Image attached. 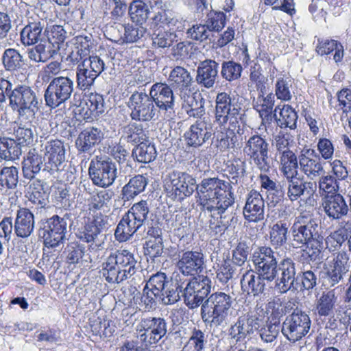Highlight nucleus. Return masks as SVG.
<instances>
[{
    "mask_svg": "<svg viewBox=\"0 0 351 351\" xmlns=\"http://www.w3.org/2000/svg\"><path fill=\"white\" fill-rule=\"evenodd\" d=\"M113 196V192L110 190H102L91 197V202L89 204L90 210H97L101 209L105 204H107Z\"/></svg>",
    "mask_w": 351,
    "mask_h": 351,
    "instance_id": "nucleus-59",
    "label": "nucleus"
},
{
    "mask_svg": "<svg viewBox=\"0 0 351 351\" xmlns=\"http://www.w3.org/2000/svg\"><path fill=\"white\" fill-rule=\"evenodd\" d=\"M56 50L51 49L49 40L39 42L36 46L28 50L29 58L35 62H46L56 53Z\"/></svg>",
    "mask_w": 351,
    "mask_h": 351,
    "instance_id": "nucleus-44",
    "label": "nucleus"
},
{
    "mask_svg": "<svg viewBox=\"0 0 351 351\" xmlns=\"http://www.w3.org/2000/svg\"><path fill=\"white\" fill-rule=\"evenodd\" d=\"M10 106L21 119H34L39 108L40 99L29 86H18L9 95Z\"/></svg>",
    "mask_w": 351,
    "mask_h": 351,
    "instance_id": "nucleus-4",
    "label": "nucleus"
},
{
    "mask_svg": "<svg viewBox=\"0 0 351 351\" xmlns=\"http://www.w3.org/2000/svg\"><path fill=\"white\" fill-rule=\"evenodd\" d=\"M46 156L48 161L46 162L45 170L53 173L59 170V167L65 160V146L60 140H52L45 146Z\"/></svg>",
    "mask_w": 351,
    "mask_h": 351,
    "instance_id": "nucleus-26",
    "label": "nucleus"
},
{
    "mask_svg": "<svg viewBox=\"0 0 351 351\" xmlns=\"http://www.w3.org/2000/svg\"><path fill=\"white\" fill-rule=\"evenodd\" d=\"M231 184L218 178H204L197 185L199 204L209 212L228 208L234 202Z\"/></svg>",
    "mask_w": 351,
    "mask_h": 351,
    "instance_id": "nucleus-1",
    "label": "nucleus"
},
{
    "mask_svg": "<svg viewBox=\"0 0 351 351\" xmlns=\"http://www.w3.org/2000/svg\"><path fill=\"white\" fill-rule=\"evenodd\" d=\"M265 277L250 269L247 271L241 279V289L254 296L263 293L265 288Z\"/></svg>",
    "mask_w": 351,
    "mask_h": 351,
    "instance_id": "nucleus-37",
    "label": "nucleus"
},
{
    "mask_svg": "<svg viewBox=\"0 0 351 351\" xmlns=\"http://www.w3.org/2000/svg\"><path fill=\"white\" fill-rule=\"evenodd\" d=\"M176 37V35L169 31L156 30L152 34V43L159 48L171 47Z\"/></svg>",
    "mask_w": 351,
    "mask_h": 351,
    "instance_id": "nucleus-55",
    "label": "nucleus"
},
{
    "mask_svg": "<svg viewBox=\"0 0 351 351\" xmlns=\"http://www.w3.org/2000/svg\"><path fill=\"white\" fill-rule=\"evenodd\" d=\"M167 279V276L165 273L158 272L152 275L148 282L146 283V286L149 288L154 290L156 292L161 293V291L170 283Z\"/></svg>",
    "mask_w": 351,
    "mask_h": 351,
    "instance_id": "nucleus-62",
    "label": "nucleus"
},
{
    "mask_svg": "<svg viewBox=\"0 0 351 351\" xmlns=\"http://www.w3.org/2000/svg\"><path fill=\"white\" fill-rule=\"evenodd\" d=\"M23 62V56L15 49L5 50L2 56V62L6 71H14L19 69Z\"/></svg>",
    "mask_w": 351,
    "mask_h": 351,
    "instance_id": "nucleus-52",
    "label": "nucleus"
},
{
    "mask_svg": "<svg viewBox=\"0 0 351 351\" xmlns=\"http://www.w3.org/2000/svg\"><path fill=\"white\" fill-rule=\"evenodd\" d=\"M274 117L277 125L281 128H289L294 130L297 127L298 114L289 105L278 106L274 110Z\"/></svg>",
    "mask_w": 351,
    "mask_h": 351,
    "instance_id": "nucleus-40",
    "label": "nucleus"
},
{
    "mask_svg": "<svg viewBox=\"0 0 351 351\" xmlns=\"http://www.w3.org/2000/svg\"><path fill=\"white\" fill-rule=\"evenodd\" d=\"M215 103V121L220 126L225 127L228 124V129L234 130L239 123L240 108L233 103L230 95L225 92L217 95Z\"/></svg>",
    "mask_w": 351,
    "mask_h": 351,
    "instance_id": "nucleus-11",
    "label": "nucleus"
},
{
    "mask_svg": "<svg viewBox=\"0 0 351 351\" xmlns=\"http://www.w3.org/2000/svg\"><path fill=\"white\" fill-rule=\"evenodd\" d=\"M102 137L100 130L96 128H86L79 134L75 142L76 147L80 152H89L101 141Z\"/></svg>",
    "mask_w": 351,
    "mask_h": 351,
    "instance_id": "nucleus-38",
    "label": "nucleus"
},
{
    "mask_svg": "<svg viewBox=\"0 0 351 351\" xmlns=\"http://www.w3.org/2000/svg\"><path fill=\"white\" fill-rule=\"evenodd\" d=\"M322 206L327 216L332 219H339L349 210L344 198L340 194L327 195L323 199Z\"/></svg>",
    "mask_w": 351,
    "mask_h": 351,
    "instance_id": "nucleus-27",
    "label": "nucleus"
},
{
    "mask_svg": "<svg viewBox=\"0 0 351 351\" xmlns=\"http://www.w3.org/2000/svg\"><path fill=\"white\" fill-rule=\"evenodd\" d=\"M145 222V221L128 210L117 225L114 236L119 242L126 241L136 231L140 230Z\"/></svg>",
    "mask_w": 351,
    "mask_h": 351,
    "instance_id": "nucleus-23",
    "label": "nucleus"
},
{
    "mask_svg": "<svg viewBox=\"0 0 351 351\" xmlns=\"http://www.w3.org/2000/svg\"><path fill=\"white\" fill-rule=\"evenodd\" d=\"M308 315L300 309H295L286 317L281 326V332L287 340L295 343L306 336L311 328Z\"/></svg>",
    "mask_w": 351,
    "mask_h": 351,
    "instance_id": "nucleus-8",
    "label": "nucleus"
},
{
    "mask_svg": "<svg viewBox=\"0 0 351 351\" xmlns=\"http://www.w3.org/2000/svg\"><path fill=\"white\" fill-rule=\"evenodd\" d=\"M258 317L247 313L240 316L235 324L229 329V335L237 342L242 341L249 335L252 334L261 326Z\"/></svg>",
    "mask_w": 351,
    "mask_h": 351,
    "instance_id": "nucleus-20",
    "label": "nucleus"
},
{
    "mask_svg": "<svg viewBox=\"0 0 351 351\" xmlns=\"http://www.w3.org/2000/svg\"><path fill=\"white\" fill-rule=\"evenodd\" d=\"M149 97L158 110L165 112L167 118H171L174 107V95L171 88L164 83H156L152 85Z\"/></svg>",
    "mask_w": 351,
    "mask_h": 351,
    "instance_id": "nucleus-18",
    "label": "nucleus"
},
{
    "mask_svg": "<svg viewBox=\"0 0 351 351\" xmlns=\"http://www.w3.org/2000/svg\"><path fill=\"white\" fill-rule=\"evenodd\" d=\"M279 162L280 165L281 171L286 178H292L293 176H297L299 167V161L296 155L292 152H287L279 155Z\"/></svg>",
    "mask_w": 351,
    "mask_h": 351,
    "instance_id": "nucleus-45",
    "label": "nucleus"
},
{
    "mask_svg": "<svg viewBox=\"0 0 351 351\" xmlns=\"http://www.w3.org/2000/svg\"><path fill=\"white\" fill-rule=\"evenodd\" d=\"M250 254V247L245 242H239L232 252V261L238 265L242 266L247 261Z\"/></svg>",
    "mask_w": 351,
    "mask_h": 351,
    "instance_id": "nucleus-64",
    "label": "nucleus"
},
{
    "mask_svg": "<svg viewBox=\"0 0 351 351\" xmlns=\"http://www.w3.org/2000/svg\"><path fill=\"white\" fill-rule=\"evenodd\" d=\"M213 134L211 124L205 120H199L191 125L184 134V138L188 145L197 147L209 140Z\"/></svg>",
    "mask_w": 351,
    "mask_h": 351,
    "instance_id": "nucleus-22",
    "label": "nucleus"
},
{
    "mask_svg": "<svg viewBox=\"0 0 351 351\" xmlns=\"http://www.w3.org/2000/svg\"><path fill=\"white\" fill-rule=\"evenodd\" d=\"M21 154V146L14 139L0 137V158L7 161L15 160Z\"/></svg>",
    "mask_w": 351,
    "mask_h": 351,
    "instance_id": "nucleus-43",
    "label": "nucleus"
},
{
    "mask_svg": "<svg viewBox=\"0 0 351 351\" xmlns=\"http://www.w3.org/2000/svg\"><path fill=\"white\" fill-rule=\"evenodd\" d=\"M280 329L281 326L278 320L270 321L269 324L261 329L260 337L263 341L271 343L276 339Z\"/></svg>",
    "mask_w": 351,
    "mask_h": 351,
    "instance_id": "nucleus-58",
    "label": "nucleus"
},
{
    "mask_svg": "<svg viewBox=\"0 0 351 351\" xmlns=\"http://www.w3.org/2000/svg\"><path fill=\"white\" fill-rule=\"evenodd\" d=\"M218 69L219 64L214 60L200 61L196 71L197 84L208 89L213 88L218 77Z\"/></svg>",
    "mask_w": 351,
    "mask_h": 351,
    "instance_id": "nucleus-24",
    "label": "nucleus"
},
{
    "mask_svg": "<svg viewBox=\"0 0 351 351\" xmlns=\"http://www.w3.org/2000/svg\"><path fill=\"white\" fill-rule=\"evenodd\" d=\"M86 104L94 116H98L105 111L104 99L101 95L90 93Z\"/></svg>",
    "mask_w": 351,
    "mask_h": 351,
    "instance_id": "nucleus-57",
    "label": "nucleus"
},
{
    "mask_svg": "<svg viewBox=\"0 0 351 351\" xmlns=\"http://www.w3.org/2000/svg\"><path fill=\"white\" fill-rule=\"evenodd\" d=\"M45 158L35 149L30 150L23 162L22 171L25 178L32 180L42 169L45 170Z\"/></svg>",
    "mask_w": 351,
    "mask_h": 351,
    "instance_id": "nucleus-31",
    "label": "nucleus"
},
{
    "mask_svg": "<svg viewBox=\"0 0 351 351\" xmlns=\"http://www.w3.org/2000/svg\"><path fill=\"white\" fill-rule=\"evenodd\" d=\"M289 224L284 221H279L271 227L269 239L272 245L281 246L287 240Z\"/></svg>",
    "mask_w": 351,
    "mask_h": 351,
    "instance_id": "nucleus-49",
    "label": "nucleus"
},
{
    "mask_svg": "<svg viewBox=\"0 0 351 351\" xmlns=\"http://www.w3.org/2000/svg\"><path fill=\"white\" fill-rule=\"evenodd\" d=\"M176 267L185 276L199 274L206 267L205 256L203 253L197 251L180 252Z\"/></svg>",
    "mask_w": 351,
    "mask_h": 351,
    "instance_id": "nucleus-19",
    "label": "nucleus"
},
{
    "mask_svg": "<svg viewBox=\"0 0 351 351\" xmlns=\"http://www.w3.org/2000/svg\"><path fill=\"white\" fill-rule=\"evenodd\" d=\"M74 90V81L68 76L53 77L47 87L44 97L46 106L56 108L71 98Z\"/></svg>",
    "mask_w": 351,
    "mask_h": 351,
    "instance_id": "nucleus-6",
    "label": "nucleus"
},
{
    "mask_svg": "<svg viewBox=\"0 0 351 351\" xmlns=\"http://www.w3.org/2000/svg\"><path fill=\"white\" fill-rule=\"evenodd\" d=\"M122 138L132 144H139L147 138V134L141 124L132 123L124 127Z\"/></svg>",
    "mask_w": 351,
    "mask_h": 351,
    "instance_id": "nucleus-47",
    "label": "nucleus"
},
{
    "mask_svg": "<svg viewBox=\"0 0 351 351\" xmlns=\"http://www.w3.org/2000/svg\"><path fill=\"white\" fill-rule=\"evenodd\" d=\"M286 179L289 182L287 195L291 201H295L302 195L311 196L317 189L315 182L303 181L296 176Z\"/></svg>",
    "mask_w": 351,
    "mask_h": 351,
    "instance_id": "nucleus-33",
    "label": "nucleus"
},
{
    "mask_svg": "<svg viewBox=\"0 0 351 351\" xmlns=\"http://www.w3.org/2000/svg\"><path fill=\"white\" fill-rule=\"evenodd\" d=\"M191 179H189V174L185 172L173 171L169 173L165 179V189L168 195L171 197L173 199L178 201L182 200V190L184 191V187H182V183L187 182L188 184ZM189 191L186 189L185 191Z\"/></svg>",
    "mask_w": 351,
    "mask_h": 351,
    "instance_id": "nucleus-28",
    "label": "nucleus"
},
{
    "mask_svg": "<svg viewBox=\"0 0 351 351\" xmlns=\"http://www.w3.org/2000/svg\"><path fill=\"white\" fill-rule=\"evenodd\" d=\"M132 156L139 162L149 163L156 159L157 152L154 145L146 140L134 148Z\"/></svg>",
    "mask_w": 351,
    "mask_h": 351,
    "instance_id": "nucleus-46",
    "label": "nucleus"
},
{
    "mask_svg": "<svg viewBox=\"0 0 351 351\" xmlns=\"http://www.w3.org/2000/svg\"><path fill=\"white\" fill-rule=\"evenodd\" d=\"M163 241L161 237H151L145 243V254L152 258L158 257L163 253Z\"/></svg>",
    "mask_w": 351,
    "mask_h": 351,
    "instance_id": "nucleus-61",
    "label": "nucleus"
},
{
    "mask_svg": "<svg viewBox=\"0 0 351 351\" xmlns=\"http://www.w3.org/2000/svg\"><path fill=\"white\" fill-rule=\"evenodd\" d=\"M105 69V63L99 56H95L79 62L76 69V82L81 90L90 88L95 79Z\"/></svg>",
    "mask_w": 351,
    "mask_h": 351,
    "instance_id": "nucleus-13",
    "label": "nucleus"
},
{
    "mask_svg": "<svg viewBox=\"0 0 351 351\" xmlns=\"http://www.w3.org/2000/svg\"><path fill=\"white\" fill-rule=\"evenodd\" d=\"M225 21L226 16L223 12H210L204 25L210 32H219L224 27Z\"/></svg>",
    "mask_w": 351,
    "mask_h": 351,
    "instance_id": "nucleus-60",
    "label": "nucleus"
},
{
    "mask_svg": "<svg viewBox=\"0 0 351 351\" xmlns=\"http://www.w3.org/2000/svg\"><path fill=\"white\" fill-rule=\"evenodd\" d=\"M274 106V95L272 93L268 94L266 97L259 95L254 102V108L258 112L262 119V125L265 126V130L271 125L274 117L272 115Z\"/></svg>",
    "mask_w": 351,
    "mask_h": 351,
    "instance_id": "nucleus-39",
    "label": "nucleus"
},
{
    "mask_svg": "<svg viewBox=\"0 0 351 351\" xmlns=\"http://www.w3.org/2000/svg\"><path fill=\"white\" fill-rule=\"evenodd\" d=\"M111 32L117 39L126 43H134L142 38L146 33L143 26L124 25L121 23L114 24L111 27Z\"/></svg>",
    "mask_w": 351,
    "mask_h": 351,
    "instance_id": "nucleus-32",
    "label": "nucleus"
},
{
    "mask_svg": "<svg viewBox=\"0 0 351 351\" xmlns=\"http://www.w3.org/2000/svg\"><path fill=\"white\" fill-rule=\"evenodd\" d=\"M136 261L128 250L111 253L102 264V275L108 282L120 283L136 272Z\"/></svg>",
    "mask_w": 351,
    "mask_h": 351,
    "instance_id": "nucleus-2",
    "label": "nucleus"
},
{
    "mask_svg": "<svg viewBox=\"0 0 351 351\" xmlns=\"http://www.w3.org/2000/svg\"><path fill=\"white\" fill-rule=\"evenodd\" d=\"M46 40H49L51 45H58L62 43L66 38V32L61 25H53L49 30H47Z\"/></svg>",
    "mask_w": 351,
    "mask_h": 351,
    "instance_id": "nucleus-63",
    "label": "nucleus"
},
{
    "mask_svg": "<svg viewBox=\"0 0 351 351\" xmlns=\"http://www.w3.org/2000/svg\"><path fill=\"white\" fill-rule=\"evenodd\" d=\"M291 234L293 247H302L314 237H318V223L313 219H307L304 216L298 217L291 228Z\"/></svg>",
    "mask_w": 351,
    "mask_h": 351,
    "instance_id": "nucleus-15",
    "label": "nucleus"
},
{
    "mask_svg": "<svg viewBox=\"0 0 351 351\" xmlns=\"http://www.w3.org/2000/svg\"><path fill=\"white\" fill-rule=\"evenodd\" d=\"M140 339L146 345L156 343L167 333V324L162 317H148L141 319L139 324Z\"/></svg>",
    "mask_w": 351,
    "mask_h": 351,
    "instance_id": "nucleus-16",
    "label": "nucleus"
},
{
    "mask_svg": "<svg viewBox=\"0 0 351 351\" xmlns=\"http://www.w3.org/2000/svg\"><path fill=\"white\" fill-rule=\"evenodd\" d=\"M47 29L43 21L30 23L21 32V40L24 45L29 46L46 40Z\"/></svg>",
    "mask_w": 351,
    "mask_h": 351,
    "instance_id": "nucleus-35",
    "label": "nucleus"
},
{
    "mask_svg": "<svg viewBox=\"0 0 351 351\" xmlns=\"http://www.w3.org/2000/svg\"><path fill=\"white\" fill-rule=\"evenodd\" d=\"M300 169L311 180H314L324 173L320 158L314 149H303L298 157Z\"/></svg>",
    "mask_w": 351,
    "mask_h": 351,
    "instance_id": "nucleus-21",
    "label": "nucleus"
},
{
    "mask_svg": "<svg viewBox=\"0 0 351 351\" xmlns=\"http://www.w3.org/2000/svg\"><path fill=\"white\" fill-rule=\"evenodd\" d=\"M252 261L258 274L272 282L276 278L278 261L276 253L269 247H261L254 252Z\"/></svg>",
    "mask_w": 351,
    "mask_h": 351,
    "instance_id": "nucleus-14",
    "label": "nucleus"
},
{
    "mask_svg": "<svg viewBox=\"0 0 351 351\" xmlns=\"http://www.w3.org/2000/svg\"><path fill=\"white\" fill-rule=\"evenodd\" d=\"M34 228V217L27 208H20L14 223V232L17 237L27 238L31 235Z\"/></svg>",
    "mask_w": 351,
    "mask_h": 351,
    "instance_id": "nucleus-36",
    "label": "nucleus"
},
{
    "mask_svg": "<svg viewBox=\"0 0 351 351\" xmlns=\"http://www.w3.org/2000/svg\"><path fill=\"white\" fill-rule=\"evenodd\" d=\"M182 285L173 284L172 282L161 291L160 302L165 305L173 304L180 299V291H182Z\"/></svg>",
    "mask_w": 351,
    "mask_h": 351,
    "instance_id": "nucleus-54",
    "label": "nucleus"
},
{
    "mask_svg": "<svg viewBox=\"0 0 351 351\" xmlns=\"http://www.w3.org/2000/svg\"><path fill=\"white\" fill-rule=\"evenodd\" d=\"M13 226L12 219L5 217L0 222V255L4 252V245L9 242L12 233Z\"/></svg>",
    "mask_w": 351,
    "mask_h": 351,
    "instance_id": "nucleus-56",
    "label": "nucleus"
},
{
    "mask_svg": "<svg viewBox=\"0 0 351 351\" xmlns=\"http://www.w3.org/2000/svg\"><path fill=\"white\" fill-rule=\"evenodd\" d=\"M232 303V298L223 292L211 294L202 305L201 317L203 322L210 327L223 324L231 311Z\"/></svg>",
    "mask_w": 351,
    "mask_h": 351,
    "instance_id": "nucleus-3",
    "label": "nucleus"
},
{
    "mask_svg": "<svg viewBox=\"0 0 351 351\" xmlns=\"http://www.w3.org/2000/svg\"><path fill=\"white\" fill-rule=\"evenodd\" d=\"M128 106L131 109L132 119L137 121L156 120L160 112L152 97L143 92L132 93L129 99Z\"/></svg>",
    "mask_w": 351,
    "mask_h": 351,
    "instance_id": "nucleus-10",
    "label": "nucleus"
},
{
    "mask_svg": "<svg viewBox=\"0 0 351 351\" xmlns=\"http://www.w3.org/2000/svg\"><path fill=\"white\" fill-rule=\"evenodd\" d=\"M306 246V254L311 261H320L322 259V253L324 250L323 237L318 234V237H314L308 241Z\"/></svg>",
    "mask_w": 351,
    "mask_h": 351,
    "instance_id": "nucleus-53",
    "label": "nucleus"
},
{
    "mask_svg": "<svg viewBox=\"0 0 351 351\" xmlns=\"http://www.w3.org/2000/svg\"><path fill=\"white\" fill-rule=\"evenodd\" d=\"M19 182V169L14 166L3 167L0 170V186L15 189Z\"/></svg>",
    "mask_w": 351,
    "mask_h": 351,
    "instance_id": "nucleus-48",
    "label": "nucleus"
},
{
    "mask_svg": "<svg viewBox=\"0 0 351 351\" xmlns=\"http://www.w3.org/2000/svg\"><path fill=\"white\" fill-rule=\"evenodd\" d=\"M243 67L240 63L233 60L223 61L221 66V76L228 82H232L241 77Z\"/></svg>",
    "mask_w": 351,
    "mask_h": 351,
    "instance_id": "nucleus-51",
    "label": "nucleus"
},
{
    "mask_svg": "<svg viewBox=\"0 0 351 351\" xmlns=\"http://www.w3.org/2000/svg\"><path fill=\"white\" fill-rule=\"evenodd\" d=\"M265 201L256 191H251L247 195L243 213L249 222L257 223L264 219Z\"/></svg>",
    "mask_w": 351,
    "mask_h": 351,
    "instance_id": "nucleus-25",
    "label": "nucleus"
},
{
    "mask_svg": "<svg viewBox=\"0 0 351 351\" xmlns=\"http://www.w3.org/2000/svg\"><path fill=\"white\" fill-rule=\"evenodd\" d=\"M147 183V178L143 175H137L131 178L122 189L121 195L123 201L134 198L145 190Z\"/></svg>",
    "mask_w": 351,
    "mask_h": 351,
    "instance_id": "nucleus-42",
    "label": "nucleus"
},
{
    "mask_svg": "<svg viewBox=\"0 0 351 351\" xmlns=\"http://www.w3.org/2000/svg\"><path fill=\"white\" fill-rule=\"evenodd\" d=\"M274 280L280 293L297 289L295 263L291 258H284L278 264L277 276Z\"/></svg>",
    "mask_w": 351,
    "mask_h": 351,
    "instance_id": "nucleus-17",
    "label": "nucleus"
},
{
    "mask_svg": "<svg viewBox=\"0 0 351 351\" xmlns=\"http://www.w3.org/2000/svg\"><path fill=\"white\" fill-rule=\"evenodd\" d=\"M74 49L66 60L73 64H77L85 59H90V48L93 45L91 36H77L73 38Z\"/></svg>",
    "mask_w": 351,
    "mask_h": 351,
    "instance_id": "nucleus-30",
    "label": "nucleus"
},
{
    "mask_svg": "<svg viewBox=\"0 0 351 351\" xmlns=\"http://www.w3.org/2000/svg\"><path fill=\"white\" fill-rule=\"evenodd\" d=\"M78 237L86 243H91L88 247L90 252H97L104 248L106 235L90 222L79 231Z\"/></svg>",
    "mask_w": 351,
    "mask_h": 351,
    "instance_id": "nucleus-29",
    "label": "nucleus"
},
{
    "mask_svg": "<svg viewBox=\"0 0 351 351\" xmlns=\"http://www.w3.org/2000/svg\"><path fill=\"white\" fill-rule=\"evenodd\" d=\"M70 217L68 213L63 217L53 215L42 222L38 235L43 239L45 246L53 247L64 241Z\"/></svg>",
    "mask_w": 351,
    "mask_h": 351,
    "instance_id": "nucleus-5",
    "label": "nucleus"
},
{
    "mask_svg": "<svg viewBox=\"0 0 351 351\" xmlns=\"http://www.w3.org/2000/svg\"><path fill=\"white\" fill-rule=\"evenodd\" d=\"M88 173L95 185L106 188L117 178V167L110 158L96 156L90 163Z\"/></svg>",
    "mask_w": 351,
    "mask_h": 351,
    "instance_id": "nucleus-9",
    "label": "nucleus"
},
{
    "mask_svg": "<svg viewBox=\"0 0 351 351\" xmlns=\"http://www.w3.org/2000/svg\"><path fill=\"white\" fill-rule=\"evenodd\" d=\"M169 80L173 87H177L182 93L183 90L191 87L193 80L190 72L181 66H175L171 71ZM182 98L185 97V95L180 94Z\"/></svg>",
    "mask_w": 351,
    "mask_h": 351,
    "instance_id": "nucleus-41",
    "label": "nucleus"
},
{
    "mask_svg": "<svg viewBox=\"0 0 351 351\" xmlns=\"http://www.w3.org/2000/svg\"><path fill=\"white\" fill-rule=\"evenodd\" d=\"M148 5L141 0L133 1L129 8L131 20L136 24L142 25L148 19Z\"/></svg>",
    "mask_w": 351,
    "mask_h": 351,
    "instance_id": "nucleus-50",
    "label": "nucleus"
},
{
    "mask_svg": "<svg viewBox=\"0 0 351 351\" xmlns=\"http://www.w3.org/2000/svg\"><path fill=\"white\" fill-rule=\"evenodd\" d=\"M337 302L338 297L334 289L324 291L315 301V312L320 317L332 316L335 313Z\"/></svg>",
    "mask_w": 351,
    "mask_h": 351,
    "instance_id": "nucleus-34",
    "label": "nucleus"
},
{
    "mask_svg": "<svg viewBox=\"0 0 351 351\" xmlns=\"http://www.w3.org/2000/svg\"><path fill=\"white\" fill-rule=\"evenodd\" d=\"M211 280L208 276H199L188 281L182 290L184 302L189 308L202 305L211 289Z\"/></svg>",
    "mask_w": 351,
    "mask_h": 351,
    "instance_id": "nucleus-12",
    "label": "nucleus"
},
{
    "mask_svg": "<svg viewBox=\"0 0 351 351\" xmlns=\"http://www.w3.org/2000/svg\"><path fill=\"white\" fill-rule=\"evenodd\" d=\"M269 143L261 135L254 134L245 143L243 149L244 155L249 158L261 172L267 173L271 168L269 155Z\"/></svg>",
    "mask_w": 351,
    "mask_h": 351,
    "instance_id": "nucleus-7",
    "label": "nucleus"
}]
</instances>
